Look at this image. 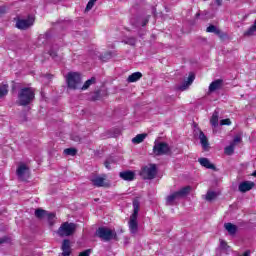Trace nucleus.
<instances>
[{"label":"nucleus","mask_w":256,"mask_h":256,"mask_svg":"<svg viewBox=\"0 0 256 256\" xmlns=\"http://www.w3.org/2000/svg\"><path fill=\"white\" fill-rule=\"evenodd\" d=\"M101 59H102L103 61H107V60L111 59V52H107V53H105L104 55H102V56H101Z\"/></svg>","instance_id":"38"},{"label":"nucleus","mask_w":256,"mask_h":256,"mask_svg":"<svg viewBox=\"0 0 256 256\" xmlns=\"http://www.w3.org/2000/svg\"><path fill=\"white\" fill-rule=\"evenodd\" d=\"M220 247L221 249H227V247H229L227 245V242H225V240H220Z\"/></svg>","instance_id":"41"},{"label":"nucleus","mask_w":256,"mask_h":256,"mask_svg":"<svg viewBox=\"0 0 256 256\" xmlns=\"http://www.w3.org/2000/svg\"><path fill=\"white\" fill-rule=\"evenodd\" d=\"M199 15H201V14H200V13H197V14H196V17H199Z\"/></svg>","instance_id":"48"},{"label":"nucleus","mask_w":256,"mask_h":256,"mask_svg":"<svg viewBox=\"0 0 256 256\" xmlns=\"http://www.w3.org/2000/svg\"><path fill=\"white\" fill-rule=\"evenodd\" d=\"M45 217L47 218L49 225L51 226L55 225V213L47 212Z\"/></svg>","instance_id":"29"},{"label":"nucleus","mask_w":256,"mask_h":256,"mask_svg":"<svg viewBox=\"0 0 256 256\" xmlns=\"http://www.w3.org/2000/svg\"><path fill=\"white\" fill-rule=\"evenodd\" d=\"M16 175L20 181H27L30 177L29 167L25 164H21L16 170Z\"/></svg>","instance_id":"9"},{"label":"nucleus","mask_w":256,"mask_h":256,"mask_svg":"<svg viewBox=\"0 0 256 256\" xmlns=\"http://www.w3.org/2000/svg\"><path fill=\"white\" fill-rule=\"evenodd\" d=\"M153 153L157 157L161 155H171V147L166 142H154Z\"/></svg>","instance_id":"7"},{"label":"nucleus","mask_w":256,"mask_h":256,"mask_svg":"<svg viewBox=\"0 0 256 256\" xmlns=\"http://www.w3.org/2000/svg\"><path fill=\"white\" fill-rule=\"evenodd\" d=\"M198 163H200V165L202 167H205L206 169H212V171H217V167H215L214 164H211V161H209V159L207 158H199Z\"/></svg>","instance_id":"17"},{"label":"nucleus","mask_w":256,"mask_h":256,"mask_svg":"<svg viewBox=\"0 0 256 256\" xmlns=\"http://www.w3.org/2000/svg\"><path fill=\"white\" fill-rule=\"evenodd\" d=\"M5 13H7V9L5 8V6H1L0 7V17H3V15H5Z\"/></svg>","instance_id":"42"},{"label":"nucleus","mask_w":256,"mask_h":256,"mask_svg":"<svg viewBox=\"0 0 256 256\" xmlns=\"http://www.w3.org/2000/svg\"><path fill=\"white\" fill-rule=\"evenodd\" d=\"M64 155H70L71 157H75V155H77V149L67 148L64 150Z\"/></svg>","instance_id":"33"},{"label":"nucleus","mask_w":256,"mask_h":256,"mask_svg":"<svg viewBox=\"0 0 256 256\" xmlns=\"http://www.w3.org/2000/svg\"><path fill=\"white\" fill-rule=\"evenodd\" d=\"M92 252H93L92 249H87L83 252H80L78 256H90Z\"/></svg>","instance_id":"36"},{"label":"nucleus","mask_w":256,"mask_h":256,"mask_svg":"<svg viewBox=\"0 0 256 256\" xmlns=\"http://www.w3.org/2000/svg\"><path fill=\"white\" fill-rule=\"evenodd\" d=\"M207 33H214V35H218L220 39H225L227 35L223 33L217 26L215 25H210L206 28Z\"/></svg>","instance_id":"14"},{"label":"nucleus","mask_w":256,"mask_h":256,"mask_svg":"<svg viewBox=\"0 0 256 256\" xmlns=\"http://www.w3.org/2000/svg\"><path fill=\"white\" fill-rule=\"evenodd\" d=\"M131 25L134 27H145L149 23V16L147 17H135L130 20Z\"/></svg>","instance_id":"11"},{"label":"nucleus","mask_w":256,"mask_h":256,"mask_svg":"<svg viewBox=\"0 0 256 256\" xmlns=\"http://www.w3.org/2000/svg\"><path fill=\"white\" fill-rule=\"evenodd\" d=\"M212 127H217L219 125V113L215 111L210 119Z\"/></svg>","instance_id":"26"},{"label":"nucleus","mask_w":256,"mask_h":256,"mask_svg":"<svg viewBox=\"0 0 256 256\" xmlns=\"http://www.w3.org/2000/svg\"><path fill=\"white\" fill-rule=\"evenodd\" d=\"M94 187H105V175L104 177L94 176L90 179Z\"/></svg>","instance_id":"18"},{"label":"nucleus","mask_w":256,"mask_h":256,"mask_svg":"<svg viewBox=\"0 0 256 256\" xmlns=\"http://www.w3.org/2000/svg\"><path fill=\"white\" fill-rule=\"evenodd\" d=\"M35 101V88L33 87H22L18 90L17 105L20 107H27Z\"/></svg>","instance_id":"1"},{"label":"nucleus","mask_w":256,"mask_h":256,"mask_svg":"<svg viewBox=\"0 0 256 256\" xmlns=\"http://www.w3.org/2000/svg\"><path fill=\"white\" fill-rule=\"evenodd\" d=\"M223 87V79H217L214 80L210 85H209V93H215V91H219Z\"/></svg>","instance_id":"15"},{"label":"nucleus","mask_w":256,"mask_h":256,"mask_svg":"<svg viewBox=\"0 0 256 256\" xmlns=\"http://www.w3.org/2000/svg\"><path fill=\"white\" fill-rule=\"evenodd\" d=\"M47 215V210H43L41 208H38L35 210V217H37V219H43L45 218Z\"/></svg>","instance_id":"27"},{"label":"nucleus","mask_w":256,"mask_h":256,"mask_svg":"<svg viewBox=\"0 0 256 256\" xmlns=\"http://www.w3.org/2000/svg\"><path fill=\"white\" fill-rule=\"evenodd\" d=\"M96 237H99L102 241H119L117 232L107 227H99L96 230Z\"/></svg>","instance_id":"3"},{"label":"nucleus","mask_w":256,"mask_h":256,"mask_svg":"<svg viewBox=\"0 0 256 256\" xmlns=\"http://www.w3.org/2000/svg\"><path fill=\"white\" fill-rule=\"evenodd\" d=\"M253 176L256 177V170L253 172Z\"/></svg>","instance_id":"47"},{"label":"nucleus","mask_w":256,"mask_h":256,"mask_svg":"<svg viewBox=\"0 0 256 256\" xmlns=\"http://www.w3.org/2000/svg\"><path fill=\"white\" fill-rule=\"evenodd\" d=\"M143 77V74L141 72H134L130 76H128L127 81L128 83H136V81H139Z\"/></svg>","instance_id":"22"},{"label":"nucleus","mask_w":256,"mask_h":256,"mask_svg":"<svg viewBox=\"0 0 256 256\" xmlns=\"http://www.w3.org/2000/svg\"><path fill=\"white\" fill-rule=\"evenodd\" d=\"M220 125H231V119H229V118H226V119H222L221 121H220Z\"/></svg>","instance_id":"39"},{"label":"nucleus","mask_w":256,"mask_h":256,"mask_svg":"<svg viewBox=\"0 0 256 256\" xmlns=\"http://www.w3.org/2000/svg\"><path fill=\"white\" fill-rule=\"evenodd\" d=\"M66 83L68 89L76 90L81 87L82 79L81 74L79 72H69L66 75Z\"/></svg>","instance_id":"5"},{"label":"nucleus","mask_w":256,"mask_h":256,"mask_svg":"<svg viewBox=\"0 0 256 256\" xmlns=\"http://www.w3.org/2000/svg\"><path fill=\"white\" fill-rule=\"evenodd\" d=\"M225 155H233L235 153V144H230L224 149Z\"/></svg>","instance_id":"28"},{"label":"nucleus","mask_w":256,"mask_h":256,"mask_svg":"<svg viewBox=\"0 0 256 256\" xmlns=\"http://www.w3.org/2000/svg\"><path fill=\"white\" fill-rule=\"evenodd\" d=\"M198 137H199V140H200V143H201L203 149H207V147H209V139L207 138L205 133L200 130Z\"/></svg>","instance_id":"20"},{"label":"nucleus","mask_w":256,"mask_h":256,"mask_svg":"<svg viewBox=\"0 0 256 256\" xmlns=\"http://www.w3.org/2000/svg\"><path fill=\"white\" fill-rule=\"evenodd\" d=\"M119 177L124 181H133L135 179V172L131 170L123 171L119 173Z\"/></svg>","instance_id":"16"},{"label":"nucleus","mask_w":256,"mask_h":256,"mask_svg":"<svg viewBox=\"0 0 256 256\" xmlns=\"http://www.w3.org/2000/svg\"><path fill=\"white\" fill-rule=\"evenodd\" d=\"M97 79L95 77H92L90 79H88L84 85L81 87L82 91H86V89H88L89 87H91V85H95Z\"/></svg>","instance_id":"25"},{"label":"nucleus","mask_w":256,"mask_h":256,"mask_svg":"<svg viewBox=\"0 0 256 256\" xmlns=\"http://www.w3.org/2000/svg\"><path fill=\"white\" fill-rule=\"evenodd\" d=\"M62 256H70L71 255V240L64 239L61 246Z\"/></svg>","instance_id":"13"},{"label":"nucleus","mask_w":256,"mask_h":256,"mask_svg":"<svg viewBox=\"0 0 256 256\" xmlns=\"http://www.w3.org/2000/svg\"><path fill=\"white\" fill-rule=\"evenodd\" d=\"M139 200L133 201V213L130 216V220L128 222V227L131 235H137L139 233V223L137 222V217L139 216Z\"/></svg>","instance_id":"2"},{"label":"nucleus","mask_w":256,"mask_h":256,"mask_svg":"<svg viewBox=\"0 0 256 256\" xmlns=\"http://www.w3.org/2000/svg\"><path fill=\"white\" fill-rule=\"evenodd\" d=\"M213 199H217V192L208 191L206 194V201H213Z\"/></svg>","instance_id":"30"},{"label":"nucleus","mask_w":256,"mask_h":256,"mask_svg":"<svg viewBox=\"0 0 256 256\" xmlns=\"http://www.w3.org/2000/svg\"><path fill=\"white\" fill-rule=\"evenodd\" d=\"M75 229H77V224L64 222L57 230V235H59V237H71V235L75 233Z\"/></svg>","instance_id":"6"},{"label":"nucleus","mask_w":256,"mask_h":256,"mask_svg":"<svg viewBox=\"0 0 256 256\" xmlns=\"http://www.w3.org/2000/svg\"><path fill=\"white\" fill-rule=\"evenodd\" d=\"M7 93H9V86L8 85H3L0 88V99H3V97H5V95H7Z\"/></svg>","instance_id":"31"},{"label":"nucleus","mask_w":256,"mask_h":256,"mask_svg":"<svg viewBox=\"0 0 256 256\" xmlns=\"http://www.w3.org/2000/svg\"><path fill=\"white\" fill-rule=\"evenodd\" d=\"M122 43H124V45H130L131 47H135V45L137 44V38L133 36L124 37Z\"/></svg>","instance_id":"23"},{"label":"nucleus","mask_w":256,"mask_h":256,"mask_svg":"<svg viewBox=\"0 0 256 256\" xmlns=\"http://www.w3.org/2000/svg\"><path fill=\"white\" fill-rule=\"evenodd\" d=\"M49 55H50V57H52V59H57V51L51 49L49 51Z\"/></svg>","instance_id":"40"},{"label":"nucleus","mask_w":256,"mask_h":256,"mask_svg":"<svg viewBox=\"0 0 256 256\" xmlns=\"http://www.w3.org/2000/svg\"><path fill=\"white\" fill-rule=\"evenodd\" d=\"M191 193V186H185L180 190L168 195L166 197V205L173 206L178 199H183V197H187V194Z\"/></svg>","instance_id":"4"},{"label":"nucleus","mask_w":256,"mask_h":256,"mask_svg":"<svg viewBox=\"0 0 256 256\" xmlns=\"http://www.w3.org/2000/svg\"><path fill=\"white\" fill-rule=\"evenodd\" d=\"M224 229H226L229 235H235L237 233V225L230 222L224 224Z\"/></svg>","instance_id":"21"},{"label":"nucleus","mask_w":256,"mask_h":256,"mask_svg":"<svg viewBox=\"0 0 256 256\" xmlns=\"http://www.w3.org/2000/svg\"><path fill=\"white\" fill-rule=\"evenodd\" d=\"M34 21L35 20L33 18L21 19L16 22V27H17V29H21V30L25 31L33 25Z\"/></svg>","instance_id":"10"},{"label":"nucleus","mask_w":256,"mask_h":256,"mask_svg":"<svg viewBox=\"0 0 256 256\" xmlns=\"http://www.w3.org/2000/svg\"><path fill=\"white\" fill-rule=\"evenodd\" d=\"M216 5H218V7H221V5H223V0H216Z\"/></svg>","instance_id":"44"},{"label":"nucleus","mask_w":256,"mask_h":256,"mask_svg":"<svg viewBox=\"0 0 256 256\" xmlns=\"http://www.w3.org/2000/svg\"><path fill=\"white\" fill-rule=\"evenodd\" d=\"M146 138L147 134H138L132 139V143H134V145H139V143H143V141H145Z\"/></svg>","instance_id":"24"},{"label":"nucleus","mask_w":256,"mask_h":256,"mask_svg":"<svg viewBox=\"0 0 256 256\" xmlns=\"http://www.w3.org/2000/svg\"><path fill=\"white\" fill-rule=\"evenodd\" d=\"M71 139H72V141H75L76 143L81 141V137H79V136H72Z\"/></svg>","instance_id":"43"},{"label":"nucleus","mask_w":256,"mask_h":256,"mask_svg":"<svg viewBox=\"0 0 256 256\" xmlns=\"http://www.w3.org/2000/svg\"><path fill=\"white\" fill-rule=\"evenodd\" d=\"M156 11H157V10H156L155 8L152 9L153 15H155Z\"/></svg>","instance_id":"46"},{"label":"nucleus","mask_w":256,"mask_h":256,"mask_svg":"<svg viewBox=\"0 0 256 256\" xmlns=\"http://www.w3.org/2000/svg\"><path fill=\"white\" fill-rule=\"evenodd\" d=\"M95 3H97V0H89L87 6H86V11H91L93 7L95 6Z\"/></svg>","instance_id":"34"},{"label":"nucleus","mask_w":256,"mask_h":256,"mask_svg":"<svg viewBox=\"0 0 256 256\" xmlns=\"http://www.w3.org/2000/svg\"><path fill=\"white\" fill-rule=\"evenodd\" d=\"M101 99V92L96 91L94 92V94L92 95V101H99Z\"/></svg>","instance_id":"35"},{"label":"nucleus","mask_w":256,"mask_h":256,"mask_svg":"<svg viewBox=\"0 0 256 256\" xmlns=\"http://www.w3.org/2000/svg\"><path fill=\"white\" fill-rule=\"evenodd\" d=\"M253 187H255V182L244 181L239 184L238 191H240V193H247V191H251Z\"/></svg>","instance_id":"12"},{"label":"nucleus","mask_w":256,"mask_h":256,"mask_svg":"<svg viewBox=\"0 0 256 256\" xmlns=\"http://www.w3.org/2000/svg\"><path fill=\"white\" fill-rule=\"evenodd\" d=\"M242 139H241V136H235L234 139H233V142H231L232 145H237V143H241Z\"/></svg>","instance_id":"37"},{"label":"nucleus","mask_w":256,"mask_h":256,"mask_svg":"<svg viewBox=\"0 0 256 256\" xmlns=\"http://www.w3.org/2000/svg\"><path fill=\"white\" fill-rule=\"evenodd\" d=\"M5 242V238H1L0 239V245L3 244Z\"/></svg>","instance_id":"45"},{"label":"nucleus","mask_w":256,"mask_h":256,"mask_svg":"<svg viewBox=\"0 0 256 256\" xmlns=\"http://www.w3.org/2000/svg\"><path fill=\"white\" fill-rule=\"evenodd\" d=\"M115 163V158L114 157H109L106 159V161L104 162V165L106 167V169H111V165H114Z\"/></svg>","instance_id":"32"},{"label":"nucleus","mask_w":256,"mask_h":256,"mask_svg":"<svg viewBox=\"0 0 256 256\" xmlns=\"http://www.w3.org/2000/svg\"><path fill=\"white\" fill-rule=\"evenodd\" d=\"M193 81H195V74H190L187 78V81H185L180 87L179 90L180 91H185L187 89V87H189V85H191L193 83Z\"/></svg>","instance_id":"19"},{"label":"nucleus","mask_w":256,"mask_h":256,"mask_svg":"<svg viewBox=\"0 0 256 256\" xmlns=\"http://www.w3.org/2000/svg\"><path fill=\"white\" fill-rule=\"evenodd\" d=\"M140 175L142 179H155V177L157 176V165L150 164L149 166H145L144 168H142Z\"/></svg>","instance_id":"8"}]
</instances>
